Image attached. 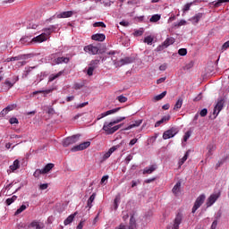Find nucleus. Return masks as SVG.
Returning a JSON list of instances; mask_svg holds the SVG:
<instances>
[{"mask_svg":"<svg viewBox=\"0 0 229 229\" xmlns=\"http://www.w3.org/2000/svg\"><path fill=\"white\" fill-rule=\"evenodd\" d=\"M113 122L107 123L106 122L103 125L102 130L106 131V135H114L115 131H117L119 129L123 128V123L114 125Z\"/></svg>","mask_w":229,"mask_h":229,"instance_id":"1","label":"nucleus"},{"mask_svg":"<svg viewBox=\"0 0 229 229\" xmlns=\"http://www.w3.org/2000/svg\"><path fill=\"white\" fill-rule=\"evenodd\" d=\"M225 106V98H220L217 99V102L214 107V111H213V115L214 117L212 116H209L210 119H216V117H217V115H219V112H221V110H223Z\"/></svg>","mask_w":229,"mask_h":229,"instance_id":"2","label":"nucleus"},{"mask_svg":"<svg viewBox=\"0 0 229 229\" xmlns=\"http://www.w3.org/2000/svg\"><path fill=\"white\" fill-rule=\"evenodd\" d=\"M113 62L115 67H123V65H128L130 64H133V62H135V57L129 56V57L122 58L119 61L114 60Z\"/></svg>","mask_w":229,"mask_h":229,"instance_id":"3","label":"nucleus"},{"mask_svg":"<svg viewBox=\"0 0 229 229\" xmlns=\"http://www.w3.org/2000/svg\"><path fill=\"white\" fill-rule=\"evenodd\" d=\"M80 140V134H76L71 137H68L64 140L63 146L64 148H69L72 144H76Z\"/></svg>","mask_w":229,"mask_h":229,"instance_id":"4","label":"nucleus"},{"mask_svg":"<svg viewBox=\"0 0 229 229\" xmlns=\"http://www.w3.org/2000/svg\"><path fill=\"white\" fill-rule=\"evenodd\" d=\"M205 202V195H199L195 203L194 206L192 208V214H194L196 212V210H198V208H199V207H201V205H203V203Z\"/></svg>","mask_w":229,"mask_h":229,"instance_id":"5","label":"nucleus"},{"mask_svg":"<svg viewBox=\"0 0 229 229\" xmlns=\"http://www.w3.org/2000/svg\"><path fill=\"white\" fill-rule=\"evenodd\" d=\"M90 146V141H85L81 143L80 145H77L73 148H72L71 151L76 152V151H83V149H87Z\"/></svg>","mask_w":229,"mask_h":229,"instance_id":"6","label":"nucleus"},{"mask_svg":"<svg viewBox=\"0 0 229 229\" xmlns=\"http://www.w3.org/2000/svg\"><path fill=\"white\" fill-rule=\"evenodd\" d=\"M177 133H178V131H176V129H174V128H172L168 131H165L163 133V139L165 140H167V139H173V137H174V135H176Z\"/></svg>","mask_w":229,"mask_h":229,"instance_id":"7","label":"nucleus"},{"mask_svg":"<svg viewBox=\"0 0 229 229\" xmlns=\"http://www.w3.org/2000/svg\"><path fill=\"white\" fill-rule=\"evenodd\" d=\"M174 42V38H167L161 46L157 47V51H163V49H165V47H169V46H172Z\"/></svg>","mask_w":229,"mask_h":229,"instance_id":"8","label":"nucleus"},{"mask_svg":"<svg viewBox=\"0 0 229 229\" xmlns=\"http://www.w3.org/2000/svg\"><path fill=\"white\" fill-rule=\"evenodd\" d=\"M84 51L89 55H98L99 53V47L89 45L84 47Z\"/></svg>","mask_w":229,"mask_h":229,"instance_id":"9","label":"nucleus"},{"mask_svg":"<svg viewBox=\"0 0 229 229\" xmlns=\"http://www.w3.org/2000/svg\"><path fill=\"white\" fill-rule=\"evenodd\" d=\"M17 81H19V76L13 75L5 80L4 85H7L8 87H13V84L17 83Z\"/></svg>","mask_w":229,"mask_h":229,"instance_id":"10","label":"nucleus"},{"mask_svg":"<svg viewBox=\"0 0 229 229\" xmlns=\"http://www.w3.org/2000/svg\"><path fill=\"white\" fill-rule=\"evenodd\" d=\"M119 110H121V107H117V108L104 112V113L100 114V115H98V121H99L100 119H103V117H106L107 115H112V114H117V112Z\"/></svg>","mask_w":229,"mask_h":229,"instance_id":"11","label":"nucleus"},{"mask_svg":"<svg viewBox=\"0 0 229 229\" xmlns=\"http://www.w3.org/2000/svg\"><path fill=\"white\" fill-rule=\"evenodd\" d=\"M118 148H119V146H113L112 148H110L108 151L103 155L102 160H107V158H110V157L112 156V153H114V151H117Z\"/></svg>","mask_w":229,"mask_h":229,"instance_id":"12","label":"nucleus"},{"mask_svg":"<svg viewBox=\"0 0 229 229\" xmlns=\"http://www.w3.org/2000/svg\"><path fill=\"white\" fill-rule=\"evenodd\" d=\"M59 26L60 25L58 24L51 25L50 27L44 29L43 31L47 37H49L53 33V31H56V30H58Z\"/></svg>","mask_w":229,"mask_h":229,"instance_id":"13","label":"nucleus"},{"mask_svg":"<svg viewBox=\"0 0 229 229\" xmlns=\"http://www.w3.org/2000/svg\"><path fill=\"white\" fill-rule=\"evenodd\" d=\"M47 40V36L46 35L45 32L42 34L37 36L36 38H33L30 42H46Z\"/></svg>","mask_w":229,"mask_h":229,"instance_id":"14","label":"nucleus"},{"mask_svg":"<svg viewBox=\"0 0 229 229\" xmlns=\"http://www.w3.org/2000/svg\"><path fill=\"white\" fill-rule=\"evenodd\" d=\"M219 198V194H212L208 199L207 205L208 207H212L215 201H217V199Z\"/></svg>","mask_w":229,"mask_h":229,"instance_id":"15","label":"nucleus"},{"mask_svg":"<svg viewBox=\"0 0 229 229\" xmlns=\"http://www.w3.org/2000/svg\"><path fill=\"white\" fill-rule=\"evenodd\" d=\"M72 11H66V12H63L60 13L59 14H57V19H67L69 17H72Z\"/></svg>","mask_w":229,"mask_h":229,"instance_id":"16","label":"nucleus"},{"mask_svg":"<svg viewBox=\"0 0 229 229\" xmlns=\"http://www.w3.org/2000/svg\"><path fill=\"white\" fill-rule=\"evenodd\" d=\"M76 216H78V211H76L75 213L70 215V216L64 221V226H67V225H71V223H72V222L74 221V217H76Z\"/></svg>","mask_w":229,"mask_h":229,"instance_id":"17","label":"nucleus"},{"mask_svg":"<svg viewBox=\"0 0 229 229\" xmlns=\"http://www.w3.org/2000/svg\"><path fill=\"white\" fill-rule=\"evenodd\" d=\"M92 40H96L97 42H104L105 38H106V36L105 34H94L91 37Z\"/></svg>","mask_w":229,"mask_h":229,"instance_id":"18","label":"nucleus"},{"mask_svg":"<svg viewBox=\"0 0 229 229\" xmlns=\"http://www.w3.org/2000/svg\"><path fill=\"white\" fill-rule=\"evenodd\" d=\"M53 90H55V89L34 91L32 93V96H37V94H42V96L44 98H46V96H47V94H51V92H53Z\"/></svg>","mask_w":229,"mask_h":229,"instance_id":"19","label":"nucleus"},{"mask_svg":"<svg viewBox=\"0 0 229 229\" xmlns=\"http://www.w3.org/2000/svg\"><path fill=\"white\" fill-rule=\"evenodd\" d=\"M127 229H137V220L135 219V216L133 215L130 218Z\"/></svg>","mask_w":229,"mask_h":229,"instance_id":"20","label":"nucleus"},{"mask_svg":"<svg viewBox=\"0 0 229 229\" xmlns=\"http://www.w3.org/2000/svg\"><path fill=\"white\" fill-rule=\"evenodd\" d=\"M154 171H157V165H151L148 167H145L143 170V174H151V173H154Z\"/></svg>","mask_w":229,"mask_h":229,"instance_id":"21","label":"nucleus"},{"mask_svg":"<svg viewBox=\"0 0 229 229\" xmlns=\"http://www.w3.org/2000/svg\"><path fill=\"white\" fill-rule=\"evenodd\" d=\"M182 189V182H177L176 184L174 186L172 191L174 194V196H178L180 194V191Z\"/></svg>","mask_w":229,"mask_h":229,"instance_id":"22","label":"nucleus"},{"mask_svg":"<svg viewBox=\"0 0 229 229\" xmlns=\"http://www.w3.org/2000/svg\"><path fill=\"white\" fill-rule=\"evenodd\" d=\"M28 58V55H17L14 57L7 58L6 62H17L19 60H26Z\"/></svg>","mask_w":229,"mask_h":229,"instance_id":"23","label":"nucleus"},{"mask_svg":"<svg viewBox=\"0 0 229 229\" xmlns=\"http://www.w3.org/2000/svg\"><path fill=\"white\" fill-rule=\"evenodd\" d=\"M142 124V120H136L132 122L131 124H130L125 130H131L132 128H138V126H140Z\"/></svg>","mask_w":229,"mask_h":229,"instance_id":"24","label":"nucleus"},{"mask_svg":"<svg viewBox=\"0 0 229 229\" xmlns=\"http://www.w3.org/2000/svg\"><path fill=\"white\" fill-rule=\"evenodd\" d=\"M201 17H203V13H199L195 16H193L191 19L192 24H198V22H199V21L201 20Z\"/></svg>","mask_w":229,"mask_h":229,"instance_id":"25","label":"nucleus"},{"mask_svg":"<svg viewBox=\"0 0 229 229\" xmlns=\"http://www.w3.org/2000/svg\"><path fill=\"white\" fill-rule=\"evenodd\" d=\"M169 119H171V116H164L161 120L157 121L155 123V128H158V126H160V124H164V123H167V121H169Z\"/></svg>","mask_w":229,"mask_h":229,"instance_id":"26","label":"nucleus"},{"mask_svg":"<svg viewBox=\"0 0 229 229\" xmlns=\"http://www.w3.org/2000/svg\"><path fill=\"white\" fill-rule=\"evenodd\" d=\"M53 167H55V164L53 163H48L42 170L44 174H47V173H49V171H51V169H53Z\"/></svg>","mask_w":229,"mask_h":229,"instance_id":"27","label":"nucleus"},{"mask_svg":"<svg viewBox=\"0 0 229 229\" xmlns=\"http://www.w3.org/2000/svg\"><path fill=\"white\" fill-rule=\"evenodd\" d=\"M19 167H21L19 159L14 160L13 164L12 165H10V169L13 172L17 171V169H19Z\"/></svg>","mask_w":229,"mask_h":229,"instance_id":"28","label":"nucleus"},{"mask_svg":"<svg viewBox=\"0 0 229 229\" xmlns=\"http://www.w3.org/2000/svg\"><path fill=\"white\" fill-rule=\"evenodd\" d=\"M182 105H183V98H178V100L176 101L174 106V110H176V111L180 110Z\"/></svg>","mask_w":229,"mask_h":229,"instance_id":"29","label":"nucleus"},{"mask_svg":"<svg viewBox=\"0 0 229 229\" xmlns=\"http://www.w3.org/2000/svg\"><path fill=\"white\" fill-rule=\"evenodd\" d=\"M55 64H69V57H58L55 59Z\"/></svg>","mask_w":229,"mask_h":229,"instance_id":"30","label":"nucleus"},{"mask_svg":"<svg viewBox=\"0 0 229 229\" xmlns=\"http://www.w3.org/2000/svg\"><path fill=\"white\" fill-rule=\"evenodd\" d=\"M15 201H17V196L13 195V197L6 199L5 203L7 207H10V205H12V203H14Z\"/></svg>","mask_w":229,"mask_h":229,"instance_id":"31","label":"nucleus"},{"mask_svg":"<svg viewBox=\"0 0 229 229\" xmlns=\"http://www.w3.org/2000/svg\"><path fill=\"white\" fill-rule=\"evenodd\" d=\"M94 199H96V193H93L88 199L87 205L89 208H92V203H94Z\"/></svg>","mask_w":229,"mask_h":229,"instance_id":"32","label":"nucleus"},{"mask_svg":"<svg viewBox=\"0 0 229 229\" xmlns=\"http://www.w3.org/2000/svg\"><path fill=\"white\" fill-rule=\"evenodd\" d=\"M167 94V91H163L161 94L157 95L154 97L155 101H160L161 99H164Z\"/></svg>","mask_w":229,"mask_h":229,"instance_id":"33","label":"nucleus"},{"mask_svg":"<svg viewBox=\"0 0 229 229\" xmlns=\"http://www.w3.org/2000/svg\"><path fill=\"white\" fill-rule=\"evenodd\" d=\"M223 3H229V0H218L217 2H213L212 4L215 6V8H219Z\"/></svg>","mask_w":229,"mask_h":229,"instance_id":"34","label":"nucleus"},{"mask_svg":"<svg viewBox=\"0 0 229 229\" xmlns=\"http://www.w3.org/2000/svg\"><path fill=\"white\" fill-rule=\"evenodd\" d=\"M189 153H190V151L188 150L185 153V155L183 156V157L182 159H180L179 165H183V164H185V161L187 160V158H189Z\"/></svg>","mask_w":229,"mask_h":229,"instance_id":"35","label":"nucleus"},{"mask_svg":"<svg viewBox=\"0 0 229 229\" xmlns=\"http://www.w3.org/2000/svg\"><path fill=\"white\" fill-rule=\"evenodd\" d=\"M26 205H21L14 213V216H19V214H22L24 210H26Z\"/></svg>","mask_w":229,"mask_h":229,"instance_id":"36","label":"nucleus"},{"mask_svg":"<svg viewBox=\"0 0 229 229\" xmlns=\"http://www.w3.org/2000/svg\"><path fill=\"white\" fill-rule=\"evenodd\" d=\"M30 40H31V37L24 36V37H22V38L20 39V42H21V44H29V43H30Z\"/></svg>","mask_w":229,"mask_h":229,"instance_id":"37","label":"nucleus"},{"mask_svg":"<svg viewBox=\"0 0 229 229\" xmlns=\"http://www.w3.org/2000/svg\"><path fill=\"white\" fill-rule=\"evenodd\" d=\"M60 76H62V72H58L57 74H52L49 76L48 81H55V80H56V78H60Z\"/></svg>","mask_w":229,"mask_h":229,"instance_id":"38","label":"nucleus"},{"mask_svg":"<svg viewBox=\"0 0 229 229\" xmlns=\"http://www.w3.org/2000/svg\"><path fill=\"white\" fill-rule=\"evenodd\" d=\"M150 22H158L160 21V14H154L150 18Z\"/></svg>","mask_w":229,"mask_h":229,"instance_id":"39","label":"nucleus"},{"mask_svg":"<svg viewBox=\"0 0 229 229\" xmlns=\"http://www.w3.org/2000/svg\"><path fill=\"white\" fill-rule=\"evenodd\" d=\"M116 99L119 101V103H126V101H128V98L124 97L123 95L118 96Z\"/></svg>","mask_w":229,"mask_h":229,"instance_id":"40","label":"nucleus"},{"mask_svg":"<svg viewBox=\"0 0 229 229\" xmlns=\"http://www.w3.org/2000/svg\"><path fill=\"white\" fill-rule=\"evenodd\" d=\"M99 65V60H92L89 64V67H93V69H96Z\"/></svg>","mask_w":229,"mask_h":229,"instance_id":"41","label":"nucleus"},{"mask_svg":"<svg viewBox=\"0 0 229 229\" xmlns=\"http://www.w3.org/2000/svg\"><path fill=\"white\" fill-rule=\"evenodd\" d=\"M94 28H106V25L103 21H98L93 24Z\"/></svg>","mask_w":229,"mask_h":229,"instance_id":"42","label":"nucleus"},{"mask_svg":"<svg viewBox=\"0 0 229 229\" xmlns=\"http://www.w3.org/2000/svg\"><path fill=\"white\" fill-rule=\"evenodd\" d=\"M121 201V197L117 196L115 197L114 203V210H117L119 208V202Z\"/></svg>","mask_w":229,"mask_h":229,"instance_id":"43","label":"nucleus"},{"mask_svg":"<svg viewBox=\"0 0 229 229\" xmlns=\"http://www.w3.org/2000/svg\"><path fill=\"white\" fill-rule=\"evenodd\" d=\"M144 42L145 44L151 46V44H153V38L151 36H148L144 38Z\"/></svg>","mask_w":229,"mask_h":229,"instance_id":"44","label":"nucleus"},{"mask_svg":"<svg viewBox=\"0 0 229 229\" xmlns=\"http://www.w3.org/2000/svg\"><path fill=\"white\" fill-rule=\"evenodd\" d=\"M126 119L125 116L116 118L115 120L112 121L113 124H119V123H123Z\"/></svg>","mask_w":229,"mask_h":229,"instance_id":"45","label":"nucleus"},{"mask_svg":"<svg viewBox=\"0 0 229 229\" xmlns=\"http://www.w3.org/2000/svg\"><path fill=\"white\" fill-rule=\"evenodd\" d=\"M40 174H44V172H42V169H37L34 174L33 176L35 178H38L40 176Z\"/></svg>","mask_w":229,"mask_h":229,"instance_id":"46","label":"nucleus"},{"mask_svg":"<svg viewBox=\"0 0 229 229\" xmlns=\"http://www.w3.org/2000/svg\"><path fill=\"white\" fill-rule=\"evenodd\" d=\"M191 6H192V3L186 4L182 9L183 13H185V12H189V10H191Z\"/></svg>","mask_w":229,"mask_h":229,"instance_id":"47","label":"nucleus"},{"mask_svg":"<svg viewBox=\"0 0 229 229\" xmlns=\"http://www.w3.org/2000/svg\"><path fill=\"white\" fill-rule=\"evenodd\" d=\"M15 108H17V105L13 104V105H9L5 107V109L7 110V112H12V110H15Z\"/></svg>","mask_w":229,"mask_h":229,"instance_id":"48","label":"nucleus"},{"mask_svg":"<svg viewBox=\"0 0 229 229\" xmlns=\"http://www.w3.org/2000/svg\"><path fill=\"white\" fill-rule=\"evenodd\" d=\"M209 155H212V151H216V145L210 144L208 146Z\"/></svg>","mask_w":229,"mask_h":229,"instance_id":"49","label":"nucleus"},{"mask_svg":"<svg viewBox=\"0 0 229 229\" xmlns=\"http://www.w3.org/2000/svg\"><path fill=\"white\" fill-rule=\"evenodd\" d=\"M207 114H208V110L207 108H204L199 112L200 117H207Z\"/></svg>","mask_w":229,"mask_h":229,"instance_id":"50","label":"nucleus"},{"mask_svg":"<svg viewBox=\"0 0 229 229\" xmlns=\"http://www.w3.org/2000/svg\"><path fill=\"white\" fill-rule=\"evenodd\" d=\"M191 131H188L185 132L184 137H183L184 142H187V140H189V139L191 138Z\"/></svg>","mask_w":229,"mask_h":229,"instance_id":"51","label":"nucleus"},{"mask_svg":"<svg viewBox=\"0 0 229 229\" xmlns=\"http://www.w3.org/2000/svg\"><path fill=\"white\" fill-rule=\"evenodd\" d=\"M178 54L181 56H185L187 55V50L185 48H181V49L178 50Z\"/></svg>","mask_w":229,"mask_h":229,"instance_id":"52","label":"nucleus"},{"mask_svg":"<svg viewBox=\"0 0 229 229\" xmlns=\"http://www.w3.org/2000/svg\"><path fill=\"white\" fill-rule=\"evenodd\" d=\"M94 67H92V66H89V68H88V71H87V74H88V76H92V74H94Z\"/></svg>","mask_w":229,"mask_h":229,"instance_id":"53","label":"nucleus"},{"mask_svg":"<svg viewBox=\"0 0 229 229\" xmlns=\"http://www.w3.org/2000/svg\"><path fill=\"white\" fill-rule=\"evenodd\" d=\"M10 124H19V120L15 117L10 118Z\"/></svg>","mask_w":229,"mask_h":229,"instance_id":"54","label":"nucleus"},{"mask_svg":"<svg viewBox=\"0 0 229 229\" xmlns=\"http://www.w3.org/2000/svg\"><path fill=\"white\" fill-rule=\"evenodd\" d=\"M30 226H31L32 228H35V226H36L37 229H40V225H39L38 222H37V221H33V222L30 224Z\"/></svg>","mask_w":229,"mask_h":229,"instance_id":"55","label":"nucleus"},{"mask_svg":"<svg viewBox=\"0 0 229 229\" xmlns=\"http://www.w3.org/2000/svg\"><path fill=\"white\" fill-rule=\"evenodd\" d=\"M47 187H49V184H47V183H43V184L39 185L40 191H46V189H47Z\"/></svg>","mask_w":229,"mask_h":229,"instance_id":"56","label":"nucleus"},{"mask_svg":"<svg viewBox=\"0 0 229 229\" xmlns=\"http://www.w3.org/2000/svg\"><path fill=\"white\" fill-rule=\"evenodd\" d=\"M131 160H133V156H131V155H128L125 158L126 164H130V162H131Z\"/></svg>","mask_w":229,"mask_h":229,"instance_id":"57","label":"nucleus"},{"mask_svg":"<svg viewBox=\"0 0 229 229\" xmlns=\"http://www.w3.org/2000/svg\"><path fill=\"white\" fill-rule=\"evenodd\" d=\"M138 140H139V139H137V138L131 140L129 146H135V144H137Z\"/></svg>","mask_w":229,"mask_h":229,"instance_id":"58","label":"nucleus"},{"mask_svg":"<svg viewBox=\"0 0 229 229\" xmlns=\"http://www.w3.org/2000/svg\"><path fill=\"white\" fill-rule=\"evenodd\" d=\"M143 33H144L143 30H136V31L134 32V36H135V37H140Z\"/></svg>","mask_w":229,"mask_h":229,"instance_id":"59","label":"nucleus"},{"mask_svg":"<svg viewBox=\"0 0 229 229\" xmlns=\"http://www.w3.org/2000/svg\"><path fill=\"white\" fill-rule=\"evenodd\" d=\"M87 105H89V102H84V103L79 104L77 106V108H83V107L87 106Z\"/></svg>","mask_w":229,"mask_h":229,"instance_id":"60","label":"nucleus"},{"mask_svg":"<svg viewBox=\"0 0 229 229\" xmlns=\"http://www.w3.org/2000/svg\"><path fill=\"white\" fill-rule=\"evenodd\" d=\"M229 47V40L226 41L223 46H222V49L225 51Z\"/></svg>","mask_w":229,"mask_h":229,"instance_id":"61","label":"nucleus"},{"mask_svg":"<svg viewBox=\"0 0 229 229\" xmlns=\"http://www.w3.org/2000/svg\"><path fill=\"white\" fill-rule=\"evenodd\" d=\"M85 221L81 220L79 225H77V229H83V225H84Z\"/></svg>","mask_w":229,"mask_h":229,"instance_id":"62","label":"nucleus"},{"mask_svg":"<svg viewBox=\"0 0 229 229\" xmlns=\"http://www.w3.org/2000/svg\"><path fill=\"white\" fill-rule=\"evenodd\" d=\"M8 114L7 110L5 108H4L1 113H0V115L2 117H4V115H6Z\"/></svg>","mask_w":229,"mask_h":229,"instance_id":"63","label":"nucleus"},{"mask_svg":"<svg viewBox=\"0 0 229 229\" xmlns=\"http://www.w3.org/2000/svg\"><path fill=\"white\" fill-rule=\"evenodd\" d=\"M217 227V220H215L211 225V229H216Z\"/></svg>","mask_w":229,"mask_h":229,"instance_id":"64","label":"nucleus"}]
</instances>
